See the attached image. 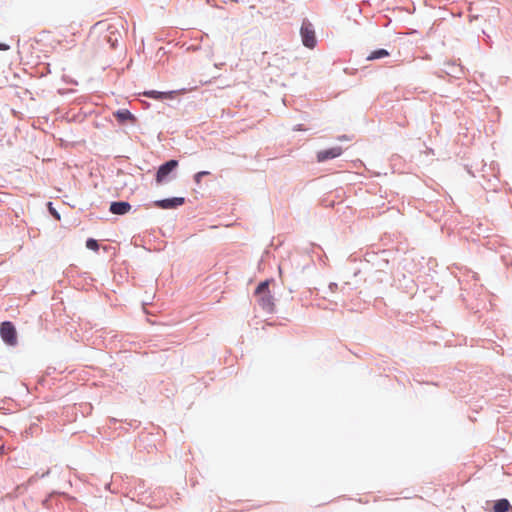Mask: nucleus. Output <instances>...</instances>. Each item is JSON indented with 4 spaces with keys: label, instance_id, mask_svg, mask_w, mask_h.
<instances>
[{
    "label": "nucleus",
    "instance_id": "obj_1",
    "mask_svg": "<svg viewBox=\"0 0 512 512\" xmlns=\"http://www.w3.org/2000/svg\"><path fill=\"white\" fill-rule=\"evenodd\" d=\"M80 24L72 21L69 24L62 25L56 33V41L64 47H72L76 43L77 37L81 35Z\"/></svg>",
    "mask_w": 512,
    "mask_h": 512
},
{
    "label": "nucleus",
    "instance_id": "obj_2",
    "mask_svg": "<svg viewBox=\"0 0 512 512\" xmlns=\"http://www.w3.org/2000/svg\"><path fill=\"white\" fill-rule=\"evenodd\" d=\"M269 285V280L261 282L255 290V295L257 297L258 304L263 310L267 312H273L275 303L274 298L269 290Z\"/></svg>",
    "mask_w": 512,
    "mask_h": 512
},
{
    "label": "nucleus",
    "instance_id": "obj_3",
    "mask_svg": "<svg viewBox=\"0 0 512 512\" xmlns=\"http://www.w3.org/2000/svg\"><path fill=\"white\" fill-rule=\"evenodd\" d=\"M0 335L2 340L11 346L17 344V332L15 326L10 321L2 322L0 325Z\"/></svg>",
    "mask_w": 512,
    "mask_h": 512
},
{
    "label": "nucleus",
    "instance_id": "obj_4",
    "mask_svg": "<svg viewBox=\"0 0 512 512\" xmlns=\"http://www.w3.org/2000/svg\"><path fill=\"white\" fill-rule=\"evenodd\" d=\"M302 42L307 48H314L316 45V35L312 24L308 21H303L300 30Z\"/></svg>",
    "mask_w": 512,
    "mask_h": 512
},
{
    "label": "nucleus",
    "instance_id": "obj_5",
    "mask_svg": "<svg viewBox=\"0 0 512 512\" xmlns=\"http://www.w3.org/2000/svg\"><path fill=\"white\" fill-rule=\"evenodd\" d=\"M178 166V162L176 160H170L165 164L161 165L156 174L157 183H161L165 180V178Z\"/></svg>",
    "mask_w": 512,
    "mask_h": 512
},
{
    "label": "nucleus",
    "instance_id": "obj_6",
    "mask_svg": "<svg viewBox=\"0 0 512 512\" xmlns=\"http://www.w3.org/2000/svg\"><path fill=\"white\" fill-rule=\"evenodd\" d=\"M185 199L183 197H174L170 199L158 200L155 202V206L161 209H174L178 206L183 205Z\"/></svg>",
    "mask_w": 512,
    "mask_h": 512
},
{
    "label": "nucleus",
    "instance_id": "obj_7",
    "mask_svg": "<svg viewBox=\"0 0 512 512\" xmlns=\"http://www.w3.org/2000/svg\"><path fill=\"white\" fill-rule=\"evenodd\" d=\"M342 154V148L339 146L332 147L326 150L319 151L317 153V160L319 162H324L328 159H333Z\"/></svg>",
    "mask_w": 512,
    "mask_h": 512
},
{
    "label": "nucleus",
    "instance_id": "obj_8",
    "mask_svg": "<svg viewBox=\"0 0 512 512\" xmlns=\"http://www.w3.org/2000/svg\"><path fill=\"white\" fill-rule=\"evenodd\" d=\"M112 214L124 215L131 210V205L128 202H112L109 208Z\"/></svg>",
    "mask_w": 512,
    "mask_h": 512
},
{
    "label": "nucleus",
    "instance_id": "obj_9",
    "mask_svg": "<svg viewBox=\"0 0 512 512\" xmlns=\"http://www.w3.org/2000/svg\"><path fill=\"white\" fill-rule=\"evenodd\" d=\"M493 512H512V506L507 499H500L494 503Z\"/></svg>",
    "mask_w": 512,
    "mask_h": 512
},
{
    "label": "nucleus",
    "instance_id": "obj_10",
    "mask_svg": "<svg viewBox=\"0 0 512 512\" xmlns=\"http://www.w3.org/2000/svg\"><path fill=\"white\" fill-rule=\"evenodd\" d=\"M174 92H159V91H147L144 92V95L153 99L161 100L164 98H172Z\"/></svg>",
    "mask_w": 512,
    "mask_h": 512
},
{
    "label": "nucleus",
    "instance_id": "obj_11",
    "mask_svg": "<svg viewBox=\"0 0 512 512\" xmlns=\"http://www.w3.org/2000/svg\"><path fill=\"white\" fill-rule=\"evenodd\" d=\"M115 118L120 122L133 120L134 116L127 109L118 110L114 113Z\"/></svg>",
    "mask_w": 512,
    "mask_h": 512
},
{
    "label": "nucleus",
    "instance_id": "obj_12",
    "mask_svg": "<svg viewBox=\"0 0 512 512\" xmlns=\"http://www.w3.org/2000/svg\"><path fill=\"white\" fill-rule=\"evenodd\" d=\"M389 56V52L385 49H378L375 51H372L368 56L367 60L372 61L380 58H384Z\"/></svg>",
    "mask_w": 512,
    "mask_h": 512
},
{
    "label": "nucleus",
    "instance_id": "obj_13",
    "mask_svg": "<svg viewBox=\"0 0 512 512\" xmlns=\"http://www.w3.org/2000/svg\"><path fill=\"white\" fill-rule=\"evenodd\" d=\"M86 247L88 249L97 251L98 248H99V245H98V243H97V241L95 239H88L87 242H86Z\"/></svg>",
    "mask_w": 512,
    "mask_h": 512
},
{
    "label": "nucleus",
    "instance_id": "obj_14",
    "mask_svg": "<svg viewBox=\"0 0 512 512\" xmlns=\"http://www.w3.org/2000/svg\"><path fill=\"white\" fill-rule=\"evenodd\" d=\"M208 174H209V172H207V171H200V172L196 173L194 176L195 182L197 184H199L201 182V179H203V176L208 175Z\"/></svg>",
    "mask_w": 512,
    "mask_h": 512
},
{
    "label": "nucleus",
    "instance_id": "obj_15",
    "mask_svg": "<svg viewBox=\"0 0 512 512\" xmlns=\"http://www.w3.org/2000/svg\"><path fill=\"white\" fill-rule=\"evenodd\" d=\"M9 48H10L9 45L4 44V43H0V50L5 51V50H8Z\"/></svg>",
    "mask_w": 512,
    "mask_h": 512
}]
</instances>
